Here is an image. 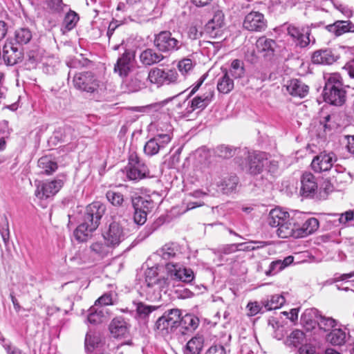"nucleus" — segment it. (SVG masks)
Returning <instances> with one entry per match:
<instances>
[{"label":"nucleus","instance_id":"obj_19","mask_svg":"<svg viewBox=\"0 0 354 354\" xmlns=\"http://www.w3.org/2000/svg\"><path fill=\"white\" fill-rule=\"evenodd\" d=\"M287 92L293 97L304 98L309 93V86L299 79L293 78L284 85Z\"/></svg>","mask_w":354,"mask_h":354},{"label":"nucleus","instance_id":"obj_47","mask_svg":"<svg viewBox=\"0 0 354 354\" xmlns=\"http://www.w3.org/2000/svg\"><path fill=\"white\" fill-rule=\"evenodd\" d=\"M285 301L286 300L283 296L281 295H274L264 304V307L266 310L277 309L279 308Z\"/></svg>","mask_w":354,"mask_h":354},{"label":"nucleus","instance_id":"obj_57","mask_svg":"<svg viewBox=\"0 0 354 354\" xmlns=\"http://www.w3.org/2000/svg\"><path fill=\"white\" fill-rule=\"evenodd\" d=\"M192 61L190 59L185 58L178 62V68L179 71L183 74L187 73L192 68Z\"/></svg>","mask_w":354,"mask_h":354},{"label":"nucleus","instance_id":"obj_3","mask_svg":"<svg viewBox=\"0 0 354 354\" xmlns=\"http://www.w3.org/2000/svg\"><path fill=\"white\" fill-rule=\"evenodd\" d=\"M293 221L292 218H290L288 212L279 207L272 209L268 218V225L273 227H278L277 234L282 239L291 237L292 235Z\"/></svg>","mask_w":354,"mask_h":354},{"label":"nucleus","instance_id":"obj_16","mask_svg":"<svg viewBox=\"0 0 354 354\" xmlns=\"http://www.w3.org/2000/svg\"><path fill=\"white\" fill-rule=\"evenodd\" d=\"M319 227V221L315 218H309L301 226L293 221L292 223V235L294 238H301L313 234Z\"/></svg>","mask_w":354,"mask_h":354},{"label":"nucleus","instance_id":"obj_51","mask_svg":"<svg viewBox=\"0 0 354 354\" xmlns=\"http://www.w3.org/2000/svg\"><path fill=\"white\" fill-rule=\"evenodd\" d=\"M157 268L152 267L148 268L145 272V282L149 288L156 286V282L158 281Z\"/></svg>","mask_w":354,"mask_h":354},{"label":"nucleus","instance_id":"obj_8","mask_svg":"<svg viewBox=\"0 0 354 354\" xmlns=\"http://www.w3.org/2000/svg\"><path fill=\"white\" fill-rule=\"evenodd\" d=\"M126 170L127 177L130 180H139L149 175L147 165L140 160L136 152L130 153Z\"/></svg>","mask_w":354,"mask_h":354},{"label":"nucleus","instance_id":"obj_46","mask_svg":"<svg viewBox=\"0 0 354 354\" xmlns=\"http://www.w3.org/2000/svg\"><path fill=\"white\" fill-rule=\"evenodd\" d=\"M223 24V15L221 13L216 14L212 20L205 26L207 32L212 33L214 30L221 28Z\"/></svg>","mask_w":354,"mask_h":354},{"label":"nucleus","instance_id":"obj_49","mask_svg":"<svg viewBox=\"0 0 354 354\" xmlns=\"http://www.w3.org/2000/svg\"><path fill=\"white\" fill-rule=\"evenodd\" d=\"M160 149L161 148L155 138L148 140L144 147L145 153L150 156L157 154Z\"/></svg>","mask_w":354,"mask_h":354},{"label":"nucleus","instance_id":"obj_42","mask_svg":"<svg viewBox=\"0 0 354 354\" xmlns=\"http://www.w3.org/2000/svg\"><path fill=\"white\" fill-rule=\"evenodd\" d=\"M353 217L354 212L351 210L344 213H333V226H345Z\"/></svg>","mask_w":354,"mask_h":354},{"label":"nucleus","instance_id":"obj_53","mask_svg":"<svg viewBox=\"0 0 354 354\" xmlns=\"http://www.w3.org/2000/svg\"><path fill=\"white\" fill-rule=\"evenodd\" d=\"M323 100L328 104H332V77L329 75L326 82L325 87L322 93Z\"/></svg>","mask_w":354,"mask_h":354},{"label":"nucleus","instance_id":"obj_24","mask_svg":"<svg viewBox=\"0 0 354 354\" xmlns=\"http://www.w3.org/2000/svg\"><path fill=\"white\" fill-rule=\"evenodd\" d=\"M131 55L129 52L125 51L118 61L114 66V71L118 73L121 77L128 75L131 69Z\"/></svg>","mask_w":354,"mask_h":354},{"label":"nucleus","instance_id":"obj_39","mask_svg":"<svg viewBox=\"0 0 354 354\" xmlns=\"http://www.w3.org/2000/svg\"><path fill=\"white\" fill-rule=\"evenodd\" d=\"M79 20L78 15L74 11L68 12L63 21L62 25V30L66 32L73 29Z\"/></svg>","mask_w":354,"mask_h":354},{"label":"nucleus","instance_id":"obj_2","mask_svg":"<svg viewBox=\"0 0 354 354\" xmlns=\"http://www.w3.org/2000/svg\"><path fill=\"white\" fill-rule=\"evenodd\" d=\"M311 167L315 172L322 173L323 182L320 185V197L325 199L331 192V183L330 170L332 168V157L330 154L321 153L315 156L312 162Z\"/></svg>","mask_w":354,"mask_h":354},{"label":"nucleus","instance_id":"obj_18","mask_svg":"<svg viewBox=\"0 0 354 354\" xmlns=\"http://www.w3.org/2000/svg\"><path fill=\"white\" fill-rule=\"evenodd\" d=\"M350 337L349 329L333 319V346H344Z\"/></svg>","mask_w":354,"mask_h":354},{"label":"nucleus","instance_id":"obj_9","mask_svg":"<svg viewBox=\"0 0 354 354\" xmlns=\"http://www.w3.org/2000/svg\"><path fill=\"white\" fill-rule=\"evenodd\" d=\"M64 180L60 178L54 179L51 181L35 182L36 189L35 196L40 199H47L54 196L62 187Z\"/></svg>","mask_w":354,"mask_h":354},{"label":"nucleus","instance_id":"obj_22","mask_svg":"<svg viewBox=\"0 0 354 354\" xmlns=\"http://www.w3.org/2000/svg\"><path fill=\"white\" fill-rule=\"evenodd\" d=\"M256 47L258 52L262 53L263 57L270 59L274 55L277 43L274 40L263 36L257 40Z\"/></svg>","mask_w":354,"mask_h":354},{"label":"nucleus","instance_id":"obj_6","mask_svg":"<svg viewBox=\"0 0 354 354\" xmlns=\"http://www.w3.org/2000/svg\"><path fill=\"white\" fill-rule=\"evenodd\" d=\"M73 84L77 90L93 93L98 89L100 82L91 71H84L74 75Z\"/></svg>","mask_w":354,"mask_h":354},{"label":"nucleus","instance_id":"obj_1","mask_svg":"<svg viewBox=\"0 0 354 354\" xmlns=\"http://www.w3.org/2000/svg\"><path fill=\"white\" fill-rule=\"evenodd\" d=\"M105 212V205L99 201H95L86 206L82 222L74 231V236L78 241H86L91 236L98 227Z\"/></svg>","mask_w":354,"mask_h":354},{"label":"nucleus","instance_id":"obj_13","mask_svg":"<svg viewBox=\"0 0 354 354\" xmlns=\"http://www.w3.org/2000/svg\"><path fill=\"white\" fill-rule=\"evenodd\" d=\"M243 27L248 31L262 32L266 30L267 24L263 14L252 11L245 17Z\"/></svg>","mask_w":354,"mask_h":354},{"label":"nucleus","instance_id":"obj_48","mask_svg":"<svg viewBox=\"0 0 354 354\" xmlns=\"http://www.w3.org/2000/svg\"><path fill=\"white\" fill-rule=\"evenodd\" d=\"M238 178L236 176H230L225 178L221 183L222 190L225 194L232 192L238 185Z\"/></svg>","mask_w":354,"mask_h":354},{"label":"nucleus","instance_id":"obj_25","mask_svg":"<svg viewBox=\"0 0 354 354\" xmlns=\"http://www.w3.org/2000/svg\"><path fill=\"white\" fill-rule=\"evenodd\" d=\"M164 56L151 48H147L140 55V60L145 66H151L161 62Z\"/></svg>","mask_w":354,"mask_h":354},{"label":"nucleus","instance_id":"obj_55","mask_svg":"<svg viewBox=\"0 0 354 354\" xmlns=\"http://www.w3.org/2000/svg\"><path fill=\"white\" fill-rule=\"evenodd\" d=\"M39 62V56L38 54L32 50L29 51L26 55V65L28 66V68H33L36 66L37 63Z\"/></svg>","mask_w":354,"mask_h":354},{"label":"nucleus","instance_id":"obj_41","mask_svg":"<svg viewBox=\"0 0 354 354\" xmlns=\"http://www.w3.org/2000/svg\"><path fill=\"white\" fill-rule=\"evenodd\" d=\"M101 342L100 335L89 330L87 332L85 337V349L88 352H91L97 347Z\"/></svg>","mask_w":354,"mask_h":354},{"label":"nucleus","instance_id":"obj_15","mask_svg":"<svg viewBox=\"0 0 354 354\" xmlns=\"http://www.w3.org/2000/svg\"><path fill=\"white\" fill-rule=\"evenodd\" d=\"M126 237V233L122 225L115 221L110 223L109 230L104 234L105 241L111 248H115L122 243Z\"/></svg>","mask_w":354,"mask_h":354},{"label":"nucleus","instance_id":"obj_21","mask_svg":"<svg viewBox=\"0 0 354 354\" xmlns=\"http://www.w3.org/2000/svg\"><path fill=\"white\" fill-rule=\"evenodd\" d=\"M214 95V90L212 88H209L203 94L196 96L189 102L191 109L188 112H192L196 109L203 110L212 101Z\"/></svg>","mask_w":354,"mask_h":354},{"label":"nucleus","instance_id":"obj_37","mask_svg":"<svg viewBox=\"0 0 354 354\" xmlns=\"http://www.w3.org/2000/svg\"><path fill=\"white\" fill-rule=\"evenodd\" d=\"M227 73H229L230 77L232 76L234 79L242 78L245 73L244 63L240 59H234L229 70H227Z\"/></svg>","mask_w":354,"mask_h":354},{"label":"nucleus","instance_id":"obj_10","mask_svg":"<svg viewBox=\"0 0 354 354\" xmlns=\"http://www.w3.org/2000/svg\"><path fill=\"white\" fill-rule=\"evenodd\" d=\"M24 48L12 41H6L1 53L4 63L8 66H14L21 62L24 59Z\"/></svg>","mask_w":354,"mask_h":354},{"label":"nucleus","instance_id":"obj_12","mask_svg":"<svg viewBox=\"0 0 354 354\" xmlns=\"http://www.w3.org/2000/svg\"><path fill=\"white\" fill-rule=\"evenodd\" d=\"M178 73L175 70H162L160 68L151 69L147 79L153 84H170L176 81Z\"/></svg>","mask_w":354,"mask_h":354},{"label":"nucleus","instance_id":"obj_56","mask_svg":"<svg viewBox=\"0 0 354 354\" xmlns=\"http://www.w3.org/2000/svg\"><path fill=\"white\" fill-rule=\"evenodd\" d=\"M113 304L112 301V297L111 294H104L102 296H101L98 299H97L95 302V305L97 307H102L106 306L108 305H111Z\"/></svg>","mask_w":354,"mask_h":354},{"label":"nucleus","instance_id":"obj_11","mask_svg":"<svg viewBox=\"0 0 354 354\" xmlns=\"http://www.w3.org/2000/svg\"><path fill=\"white\" fill-rule=\"evenodd\" d=\"M317 25L311 24L310 26L303 27L301 29L295 25L290 24L287 27V33L292 39L297 46L304 48L310 42V28H316Z\"/></svg>","mask_w":354,"mask_h":354},{"label":"nucleus","instance_id":"obj_7","mask_svg":"<svg viewBox=\"0 0 354 354\" xmlns=\"http://www.w3.org/2000/svg\"><path fill=\"white\" fill-rule=\"evenodd\" d=\"M168 277L176 281L189 283L194 279V274L191 268L185 267L178 262H168L165 265Z\"/></svg>","mask_w":354,"mask_h":354},{"label":"nucleus","instance_id":"obj_31","mask_svg":"<svg viewBox=\"0 0 354 354\" xmlns=\"http://www.w3.org/2000/svg\"><path fill=\"white\" fill-rule=\"evenodd\" d=\"M312 62L317 64L330 65L332 64V50L321 49L315 51L312 56Z\"/></svg>","mask_w":354,"mask_h":354},{"label":"nucleus","instance_id":"obj_52","mask_svg":"<svg viewBox=\"0 0 354 354\" xmlns=\"http://www.w3.org/2000/svg\"><path fill=\"white\" fill-rule=\"evenodd\" d=\"M215 153L223 158H230L235 153V149L230 146L220 145L216 147Z\"/></svg>","mask_w":354,"mask_h":354},{"label":"nucleus","instance_id":"obj_35","mask_svg":"<svg viewBox=\"0 0 354 354\" xmlns=\"http://www.w3.org/2000/svg\"><path fill=\"white\" fill-rule=\"evenodd\" d=\"M107 312L102 307L92 306L88 315V321L91 324H97L103 322Z\"/></svg>","mask_w":354,"mask_h":354},{"label":"nucleus","instance_id":"obj_58","mask_svg":"<svg viewBox=\"0 0 354 354\" xmlns=\"http://www.w3.org/2000/svg\"><path fill=\"white\" fill-rule=\"evenodd\" d=\"M243 243L230 244L223 246L218 250L221 254H230L239 250V247L242 246Z\"/></svg>","mask_w":354,"mask_h":354},{"label":"nucleus","instance_id":"obj_34","mask_svg":"<svg viewBox=\"0 0 354 354\" xmlns=\"http://www.w3.org/2000/svg\"><path fill=\"white\" fill-rule=\"evenodd\" d=\"M317 322L319 326L320 333L323 332L326 333V340L332 343V339H330V336L332 333V319L326 317L322 315L317 316Z\"/></svg>","mask_w":354,"mask_h":354},{"label":"nucleus","instance_id":"obj_29","mask_svg":"<svg viewBox=\"0 0 354 354\" xmlns=\"http://www.w3.org/2000/svg\"><path fill=\"white\" fill-rule=\"evenodd\" d=\"M199 324V319L197 317L192 315H185L183 318L180 317V326L185 330L181 333L186 334L187 333H192L195 330Z\"/></svg>","mask_w":354,"mask_h":354},{"label":"nucleus","instance_id":"obj_28","mask_svg":"<svg viewBox=\"0 0 354 354\" xmlns=\"http://www.w3.org/2000/svg\"><path fill=\"white\" fill-rule=\"evenodd\" d=\"M348 32H354V24L350 20H337L333 22V34L339 37Z\"/></svg>","mask_w":354,"mask_h":354},{"label":"nucleus","instance_id":"obj_44","mask_svg":"<svg viewBox=\"0 0 354 354\" xmlns=\"http://www.w3.org/2000/svg\"><path fill=\"white\" fill-rule=\"evenodd\" d=\"M145 74L142 73H138L136 75L131 79L129 82V87L131 91L135 92L139 91L145 86Z\"/></svg>","mask_w":354,"mask_h":354},{"label":"nucleus","instance_id":"obj_62","mask_svg":"<svg viewBox=\"0 0 354 354\" xmlns=\"http://www.w3.org/2000/svg\"><path fill=\"white\" fill-rule=\"evenodd\" d=\"M91 64V61L87 58L80 57L74 59L71 63V67L84 68L88 67Z\"/></svg>","mask_w":354,"mask_h":354},{"label":"nucleus","instance_id":"obj_63","mask_svg":"<svg viewBox=\"0 0 354 354\" xmlns=\"http://www.w3.org/2000/svg\"><path fill=\"white\" fill-rule=\"evenodd\" d=\"M279 168L278 162L274 160H269L268 158V162L266 164L264 170L270 173L271 174H275Z\"/></svg>","mask_w":354,"mask_h":354},{"label":"nucleus","instance_id":"obj_17","mask_svg":"<svg viewBox=\"0 0 354 354\" xmlns=\"http://www.w3.org/2000/svg\"><path fill=\"white\" fill-rule=\"evenodd\" d=\"M300 194L305 198H313L317 191L315 177L310 172H305L301 177Z\"/></svg>","mask_w":354,"mask_h":354},{"label":"nucleus","instance_id":"obj_61","mask_svg":"<svg viewBox=\"0 0 354 354\" xmlns=\"http://www.w3.org/2000/svg\"><path fill=\"white\" fill-rule=\"evenodd\" d=\"M333 6L337 11L343 15L347 19H350L353 15V10L348 6L344 4H334Z\"/></svg>","mask_w":354,"mask_h":354},{"label":"nucleus","instance_id":"obj_5","mask_svg":"<svg viewBox=\"0 0 354 354\" xmlns=\"http://www.w3.org/2000/svg\"><path fill=\"white\" fill-rule=\"evenodd\" d=\"M181 312L178 308L165 311L155 323L154 330L163 337L173 333L180 324Z\"/></svg>","mask_w":354,"mask_h":354},{"label":"nucleus","instance_id":"obj_23","mask_svg":"<svg viewBox=\"0 0 354 354\" xmlns=\"http://www.w3.org/2000/svg\"><path fill=\"white\" fill-rule=\"evenodd\" d=\"M131 203L133 209L149 214L154 209L156 203L149 196H132Z\"/></svg>","mask_w":354,"mask_h":354},{"label":"nucleus","instance_id":"obj_54","mask_svg":"<svg viewBox=\"0 0 354 354\" xmlns=\"http://www.w3.org/2000/svg\"><path fill=\"white\" fill-rule=\"evenodd\" d=\"M304 338V333L299 330H293L289 336V344L297 346Z\"/></svg>","mask_w":354,"mask_h":354},{"label":"nucleus","instance_id":"obj_36","mask_svg":"<svg viewBox=\"0 0 354 354\" xmlns=\"http://www.w3.org/2000/svg\"><path fill=\"white\" fill-rule=\"evenodd\" d=\"M333 142L339 143V146H345L348 151L354 153V136H349L346 133L333 134Z\"/></svg>","mask_w":354,"mask_h":354},{"label":"nucleus","instance_id":"obj_14","mask_svg":"<svg viewBox=\"0 0 354 354\" xmlns=\"http://www.w3.org/2000/svg\"><path fill=\"white\" fill-rule=\"evenodd\" d=\"M267 162L268 155L265 152L249 153L247 156L248 170L251 174H259L264 170Z\"/></svg>","mask_w":354,"mask_h":354},{"label":"nucleus","instance_id":"obj_40","mask_svg":"<svg viewBox=\"0 0 354 354\" xmlns=\"http://www.w3.org/2000/svg\"><path fill=\"white\" fill-rule=\"evenodd\" d=\"M347 100L346 91L344 87L333 84V106H343Z\"/></svg>","mask_w":354,"mask_h":354},{"label":"nucleus","instance_id":"obj_64","mask_svg":"<svg viewBox=\"0 0 354 354\" xmlns=\"http://www.w3.org/2000/svg\"><path fill=\"white\" fill-rule=\"evenodd\" d=\"M205 354H226L225 348L221 345L211 346Z\"/></svg>","mask_w":354,"mask_h":354},{"label":"nucleus","instance_id":"obj_30","mask_svg":"<svg viewBox=\"0 0 354 354\" xmlns=\"http://www.w3.org/2000/svg\"><path fill=\"white\" fill-rule=\"evenodd\" d=\"M54 135L55 139L64 143H70L76 138L74 129L68 126L59 127Z\"/></svg>","mask_w":354,"mask_h":354},{"label":"nucleus","instance_id":"obj_43","mask_svg":"<svg viewBox=\"0 0 354 354\" xmlns=\"http://www.w3.org/2000/svg\"><path fill=\"white\" fill-rule=\"evenodd\" d=\"M15 38L17 44H26L32 39V32L27 28H21L15 31Z\"/></svg>","mask_w":354,"mask_h":354},{"label":"nucleus","instance_id":"obj_38","mask_svg":"<svg viewBox=\"0 0 354 354\" xmlns=\"http://www.w3.org/2000/svg\"><path fill=\"white\" fill-rule=\"evenodd\" d=\"M38 166L43 172L50 175L57 169V164L49 156H43L38 160Z\"/></svg>","mask_w":354,"mask_h":354},{"label":"nucleus","instance_id":"obj_33","mask_svg":"<svg viewBox=\"0 0 354 354\" xmlns=\"http://www.w3.org/2000/svg\"><path fill=\"white\" fill-rule=\"evenodd\" d=\"M203 338L196 336L192 338L186 344L184 354H200L203 347Z\"/></svg>","mask_w":354,"mask_h":354},{"label":"nucleus","instance_id":"obj_50","mask_svg":"<svg viewBox=\"0 0 354 354\" xmlns=\"http://www.w3.org/2000/svg\"><path fill=\"white\" fill-rule=\"evenodd\" d=\"M107 200L114 206L120 207L124 202L123 195L118 192L109 190L106 194Z\"/></svg>","mask_w":354,"mask_h":354},{"label":"nucleus","instance_id":"obj_59","mask_svg":"<svg viewBox=\"0 0 354 354\" xmlns=\"http://www.w3.org/2000/svg\"><path fill=\"white\" fill-rule=\"evenodd\" d=\"M154 138L156 140H157V142L161 149L165 148V146L169 143L171 140V137L169 133L157 134Z\"/></svg>","mask_w":354,"mask_h":354},{"label":"nucleus","instance_id":"obj_32","mask_svg":"<svg viewBox=\"0 0 354 354\" xmlns=\"http://www.w3.org/2000/svg\"><path fill=\"white\" fill-rule=\"evenodd\" d=\"M134 305L136 306V319L143 320L145 322L147 321L150 313L159 308V306H149L145 304L142 302H135Z\"/></svg>","mask_w":354,"mask_h":354},{"label":"nucleus","instance_id":"obj_26","mask_svg":"<svg viewBox=\"0 0 354 354\" xmlns=\"http://www.w3.org/2000/svg\"><path fill=\"white\" fill-rule=\"evenodd\" d=\"M109 330L111 335L115 338L123 337L128 332L127 323L122 317L115 318L111 321L109 325Z\"/></svg>","mask_w":354,"mask_h":354},{"label":"nucleus","instance_id":"obj_45","mask_svg":"<svg viewBox=\"0 0 354 354\" xmlns=\"http://www.w3.org/2000/svg\"><path fill=\"white\" fill-rule=\"evenodd\" d=\"M110 248H111V246L108 244L107 242L106 243L95 242L90 246L91 251L101 257H106L109 254Z\"/></svg>","mask_w":354,"mask_h":354},{"label":"nucleus","instance_id":"obj_20","mask_svg":"<svg viewBox=\"0 0 354 354\" xmlns=\"http://www.w3.org/2000/svg\"><path fill=\"white\" fill-rule=\"evenodd\" d=\"M156 254L165 261L175 262L174 260L178 259L181 253L180 252L179 245L177 243H168L158 250Z\"/></svg>","mask_w":354,"mask_h":354},{"label":"nucleus","instance_id":"obj_4","mask_svg":"<svg viewBox=\"0 0 354 354\" xmlns=\"http://www.w3.org/2000/svg\"><path fill=\"white\" fill-rule=\"evenodd\" d=\"M181 34L169 30H162L154 35V46L162 53L171 54L181 49L184 46Z\"/></svg>","mask_w":354,"mask_h":354},{"label":"nucleus","instance_id":"obj_60","mask_svg":"<svg viewBox=\"0 0 354 354\" xmlns=\"http://www.w3.org/2000/svg\"><path fill=\"white\" fill-rule=\"evenodd\" d=\"M134 209V213H133V221L135 222V223H136L137 225H142L145 223V222L147 221V213L145 212H139V210L136 209Z\"/></svg>","mask_w":354,"mask_h":354},{"label":"nucleus","instance_id":"obj_27","mask_svg":"<svg viewBox=\"0 0 354 354\" xmlns=\"http://www.w3.org/2000/svg\"><path fill=\"white\" fill-rule=\"evenodd\" d=\"M223 75L218 80L217 89L219 93L227 94L230 93L234 86V80L229 76L226 68H221Z\"/></svg>","mask_w":354,"mask_h":354}]
</instances>
